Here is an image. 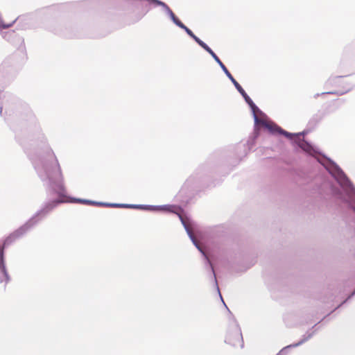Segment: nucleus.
<instances>
[{
	"instance_id": "obj_6",
	"label": "nucleus",
	"mask_w": 355,
	"mask_h": 355,
	"mask_svg": "<svg viewBox=\"0 0 355 355\" xmlns=\"http://www.w3.org/2000/svg\"><path fill=\"white\" fill-rule=\"evenodd\" d=\"M253 118L255 125H261L266 128H267L272 133L277 132L280 135L285 136L286 137H291L293 135L292 133L284 130V129H282L281 127L276 124H270L267 123L265 120L259 119L257 114H254V116H253Z\"/></svg>"
},
{
	"instance_id": "obj_23",
	"label": "nucleus",
	"mask_w": 355,
	"mask_h": 355,
	"mask_svg": "<svg viewBox=\"0 0 355 355\" xmlns=\"http://www.w3.org/2000/svg\"><path fill=\"white\" fill-rule=\"evenodd\" d=\"M320 95V94H315L314 97L318 98Z\"/></svg>"
},
{
	"instance_id": "obj_12",
	"label": "nucleus",
	"mask_w": 355,
	"mask_h": 355,
	"mask_svg": "<svg viewBox=\"0 0 355 355\" xmlns=\"http://www.w3.org/2000/svg\"><path fill=\"white\" fill-rule=\"evenodd\" d=\"M223 72L227 76V77L230 79V80L232 83V84L234 85L235 88L240 93V94L243 96V98L245 97L248 95L247 93L245 92V90L243 89V87L241 86V85L232 76V75L230 73V72L228 71V69H227Z\"/></svg>"
},
{
	"instance_id": "obj_16",
	"label": "nucleus",
	"mask_w": 355,
	"mask_h": 355,
	"mask_svg": "<svg viewBox=\"0 0 355 355\" xmlns=\"http://www.w3.org/2000/svg\"><path fill=\"white\" fill-rule=\"evenodd\" d=\"M343 76H335V77H330L326 84L329 85H340V84L343 82Z\"/></svg>"
},
{
	"instance_id": "obj_4",
	"label": "nucleus",
	"mask_w": 355,
	"mask_h": 355,
	"mask_svg": "<svg viewBox=\"0 0 355 355\" xmlns=\"http://www.w3.org/2000/svg\"><path fill=\"white\" fill-rule=\"evenodd\" d=\"M131 209H142V210H146V211H168V212H171V213H174V214H177L178 216L182 225L184 226L188 236H189L191 241H192L193 245L196 247V248L199 250V252H200V253L205 258L207 263L209 266V267L211 270V274L213 275V278L214 280V283H215L216 289L219 293L220 299L223 300V298L220 295L219 288L218 286V282H217V279H216V274L214 272L213 265H212L211 261L209 260L203 247L198 243V241L194 236V235L191 231V229L190 227V225L188 223V220L182 216V209L179 207H176L174 205H134V204H131Z\"/></svg>"
},
{
	"instance_id": "obj_7",
	"label": "nucleus",
	"mask_w": 355,
	"mask_h": 355,
	"mask_svg": "<svg viewBox=\"0 0 355 355\" xmlns=\"http://www.w3.org/2000/svg\"><path fill=\"white\" fill-rule=\"evenodd\" d=\"M293 135L291 137H288L290 139H294V141L297 144V146L302 149L304 151L312 154L315 153V150L313 146L304 139L301 138V136L304 134V132H300L297 134L292 133Z\"/></svg>"
},
{
	"instance_id": "obj_2",
	"label": "nucleus",
	"mask_w": 355,
	"mask_h": 355,
	"mask_svg": "<svg viewBox=\"0 0 355 355\" xmlns=\"http://www.w3.org/2000/svg\"><path fill=\"white\" fill-rule=\"evenodd\" d=\"M318 160L340 186L339 188L332 187L333 194L343 201L355 215V187L352 182L342 168L330 158L324 155ZM354 295L355 290L352 292L350 297Z\"/></svg>"
},
{
	"instance_id": "obj_21",
	"label": "nucleus",
	"mask_w": 355,
	"mask_h": 355,
	"mask_svg": "<svg viewBox=\"0 0 355 355\" xmlns=\"http://www.w3.org/2000/svg\"><path fill=\"white\" fill-rule=\"evenodd\" d=\"M352 294V293L348 296V297L343 303H340V305H343V304L345 303L347 300L352 298L354 296V295H352V297H350Z\"/></svg>"
},
{
	"instance_id": "obj_15",
	"label": "nucleus",
	"mask_w": 355,
	"mask_h": 355,
	"mask_svg": "<svg viewBox=\"0 0 355 355\" xmlns=\"http://www.w3.org/2000/svg\"><path fill=\"white\" fill-rule=\"evenodd\" d=\"M353 87H354L353 84L346 83V86L343 87V90H342V91L322 92L321 94V95H324V94L343 95V94H346L347 92H349L350 90H352Z\"/></svg>"
},
{
	"instance_id": "obj_18",
	"label": "nucleus",
	"mask_w": 355,
	"mask_h": 355,
	"mask_svg": "<svg viewBox=\"0 0 355 355\" xmlns=\"http://www.w3.org/2000/svg\"><path fill=\"white\" fill-rule=\"evenodd\" d=\"M94 205L110 207V202H103L95 201Z\"/></svg>"
},
{
	"instance_id": "obj_22",
	"label": "nucleus",
	"mask_w": 355,
	"mask_h": 355,
	"mask_svg": "<svg viewBox=\"0 0 355 355\" xmlns=\"http://www.w3.org/2000/svg\"><path fill=\"white\" fill-rule=\"evenodd\" d=\"M190 182H191V178H189L187 181H186V184H189L190 183Z\"/></svg>"
},
{
	"instance_id": "obj_9",
	"label": "nucleus",
	"mask_w": 355,
	"mask_h": 355,
	"mask_svg": "<svg viewBox=\"0 0 355 355\" xmlns=\"http://www.w3.org/2000/svg\"><path fill=\"white\" fill-rule=\"evenodd\" d=\"M205 51H206L210 55L214 58V60L218 63L220 66L223 71L227 69V67L225 64L221 62L218 55L211 50V49L205 43L203 42L200 46Z\"/></svg>"
},
{
	"instance_id": "obj_20",
	"label": "nucleus",
	"mask_w": 355,
	"mask_h": 355,
	"mask_svg": "<svg viewBox=\"0 0 355 355\" xmlns=\"http://www.w3.org/2000/svg\"><path fill=\"white\" fill-rule=\"evenodd\" d=\"M288 353V347H284L277 355H286Z\"/></svg>"
},
{
	"instance_id": "obj_11",
	"label": "nucleus",
	"mask_w": 355,
	"mask_h": 355,
	"mask_svg": "<svg viewBox=\"0 0 355 355\" xmlns=\"http://www.w3.org/2000/svg\"><path fill=\"white\" fill-rule=\"evenodd\" d=\"M315 330H309L308 331L306 332V334L304 335H303L302 338L299 342L289 345L286 346V347H288V351L289 349H291V348H294V347L300 346L301 345H302L303 343H304L305 342H306L307 340L311 339L313 337V336L315 334Z\"/></svg>"
},
{
	"instance_id": "obj_10",
	"label": "nucleus",
	"mask_w": 355,
	"mask_h": 355,
	"mask_svg": "<svg viewBox=\"0 0 355 355\" xmlns=\"http://www.w3.org/2000/svg\"><path fill=\"white\" fill-rule=\"evenodd\" d=\"M177 26L183 29L188 35H189L199 46H201L204 42L199 37H198L188 27H187L180 20L176 24Z\"/></svg>"
},
{
	"instance_id": "obj_5",
	"label": "nucleus",
	"mask_w": 355,
	"mask_h": 355,
	"mask_svg": "<svg viewBox=\"0 0 355 355\" xmlns=\"http://www.w3.org/2000/svg\"><path fill=\"white\" fill-rule=\"evenodd\" d=\"M225 343L234 347H243V340L241 329L236 320H233L227 331Z\"/></svg>"
},
{
	"instance_id": "obj_13",
	"label": "nucleus",
	"mask_w": 355,
	"mask_h": 355,
	"mask_svg": "<svg viewBox=\"0 0 355 355\" xmlns=\"http://www.w3.org/2000/svg\"><path fill=\"white\" fill-rule=\"evenodd\" d=\"M243 98L245 103L250 107L253 116H254V114H257V112L259 113L260 114H263L262 111L255 105V103L253 102V101L250 98V97L248 95H247Z\"/></svg>"
},
{
	"instance_id": "obj_17",
	"label": "nucleus",
	"mask_w": 355,
	"mask_h": 355,
	"mask_svg": "<svg viewBox=\"0 0 355 355\" xmlns=\"http://www.w3.org/2000/svg\"><path fill=\"white\" fill-rule=\"evenodd\" d=\"M110 207L131 209V204L110 203Z\"/></svg>"
},
{
	"instance_id": "obj_1",
	"label": "nucleus",
	"mask_w": 355,
	"mask_h": 355,
	"mask_svg": "<svg viewBox=\"0 0 355 355\" xmlns=\"http://www.w3.org/2000/svg\"><path fill=\"white\" fill-rule=\"evenodd\" d=\"M40 144L35 148L29 149L26 153L42 182L47 188L48 195H55L56 198L49 200L40 209H42L46 205L55 202L56 206L51 211H52L58 205L68 202L65 198L66 189L64 185V178L58 160L53 150L46 143L43 134H40ZM70 202H78L85 205H94L95 201L71 198Z\"/></svg>"
},
{
	"instance_id": "obj_3",
	"label": "nucleus",
	"mask_w": 355,
	"mask_h": 355,
	"mask_svg": "<svg viewBox=\"0 0 355 355\" xmlns=\"http://www.w3.org/2000/svg\"><path fill=\"white\" fill-rule=\"evenodd\" d=\"M59 202L60 201H55L47 204L42 209L38 210L25 224L6 238L3 245L0 246V284L3 285L4 288H6L7 284L11 280V277L8 272L5 261V248L12 241L24 235L29 230L44 218Z\"/></svg>"
},
{
	"instance_id": "obj_19",
	"label": "nucleus",
	"mask_w": 355,
	"mask_h": 355,
	"mask_svg": "<svg viewBox=\"0 0 355 355\" xmlns=\"http://www.w3.org/2000/svg\"><path fill=\"white\" fill-rule=\"evenodd\" d=\"M28 116H29V119L31 121V122L34 124H36V118H35V115L31 112H29Z\"/></svg>"
},
{
	"instance_id": "obj_14",
	"label": "nucleus",
	"mask_w": 355,
	"mask_h": 355,
	"mask_svg": "<svg viewBox=\"0 0 355 355\" xmlns=\"http://www.w3.org/2000/svg\"><path fill=\"white\" fill-rule=\"evenodd\" d=\"M324 114L322 112H318L314 114L309 121V125L310 127H315L323 119Z\"/></svg>"
},
{
	"instance_id": "obj_8",
	"label": "nucleus",
	"mask_w": 355,
	"mask_h": 355,
	"mask_svg": "<svg viewBox=\"0 0 355 355\" xmlns=\"http://www.w3.org/2000/svg\"><path fill=\"white\" fill-rule=\"evenodd\" d=\"M5 100L2 103V106L0 107V114L2 116H3V109H5V112L7 113L8 110H10L12 107L11 104H16L17 103V99L10 95L5 96Z\"/></svg>"
},
{
	"instance_id": "obj_24",
	"label": "nucleus",
	"mask_w": 355,
	"mask_h": 355,
	"mask_svg": "<svg viewBox=\"0 0 355 355\" xmlns=\"http://www.w3.org/2000/svg\"><path fill=\"white\" fill-rule=\"evenodd\" d=\"M37 130L40 131V128L39 127H37Z\"/></svg>"
}]
</instances>
